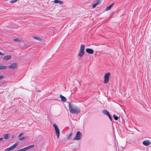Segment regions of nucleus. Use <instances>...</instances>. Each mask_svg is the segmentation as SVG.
Instances as JSON below:
<instances>
[{"instance_id":"obj_1","label":"nucleus","mask_w":151,"mask_h":151,"mask_svg":"<svg viewBox=\"0 0 151 151\" xmlns=\"http://www.w3.org/2000/svg\"><path fill=\"white\" fill-rule=\"evenodd\" d=\"M69 105L70 112L76 114H78L80 113V109L79 107L70 103H69Z\"/></svg>"},{"instance_id":"obj_2","label":"nucleus","mask_w":151,"mask_h":151,"mask_svg":"<svg viewBox=\"0 0 151 151\" xmlns=\"http://www.w3.org/2000/svg\"><path fill=\"white\" fill-rule=\"evenodd\" d=\"M81 136L82 134L81 132L79 131H78L75 137L73 138V140L80 139Z\"/></svg>"},{"instance_id":"obj_3","label":"nucleus","mask_w":151,"mask_h":151,"mask_svg":"<svg viewBox=\"0 0 151 151\" xmlns=\"http://www.w3.org/2000/svg\"><path fill=\"white\" fill-rule=\"evenodd\" d=\"M110 74L109 73H107L105 74L104 76V82L105 83H106L109 81Z\"/></svg>"},{"instance_id":"obj_4","label":"nucleus","mask_w":151,"mask_h":151,"mask_svg":"<svg viewBox=\"0 0 151 151\" xmlns=\"http://www.w3.org/2000/svg\"><path fill=\"white\" fill-rule=\"evenodd\" d=\"M53 126L55 127L56 134L57 138H59L60 134V132L58 128L55 124H53Z\"/></svg>"},{"instance_id":"obj_5","label":"nucleus","mask_w":151,"mask_h":151,"mask_svg":"<svg viewBox=\"0 0 151 151\" xmlns=\"http://www.w3.org/2000/svg\"><path fill=\"white\" fill-rule=\"evenodd\" d=\"M18 143H16L10 147L5 149V151H9L15 148L18 145Z\"/></svg>"},{"instance_id":"obj_6","label":"nucleus","mask_w":151,"mask_h":151,"mask_svg":"<svg viewBox=\"0 0 151 151\" xmlns=\"http://www.w3.org/2000/svg\"><path fill=\"white\" fill-rule=\"evenodd\" d=\"M17 67V63H13L9 66V68L15 69Z\"/></svg>"},{"instance_id":"obj_7","label":"nucleus","mask_w":151,"mask_h":151,"mask_svg":"<svg viewBox=\"0 0 151 151\" xmlns=\"http://www.w3.org/2000/svg\"><path fill=\"white\" fill-rule=\"evenodd\" d=\"M150 143L151 142L149 140H145L142 142L143 144L146 146L149 145Z\"/></svg>"},{"instance_id":"obj_8","label":"nucleus","mask_w":151,"mask_h":151,"mask_svg":"<svg viewBox=\"0 0 151 151\" xmlns=\"http://www.w3.org/2000/svg\"><path fill=\"white\" fill-rule=\"evenodd\" d=\"M86 52L89 54H92L93 53V49L90 48H87L86 49Z\"/></svg>"},{"instance_id":"obj_9","label":"nucleus","mask_w":151,"mask_h":151,"mask_svg":"<svg viewBox=\"0 0 151 151\" xmlns=\"http://www.w3.org/2000/svg\"><path fill=\"white\" fill-rule=\"evenodd\" d=\"M11 58V56L10 55H8L4 56L3 58L5 60L10 59Z\"/></svg>"},{"instance_id":"obj_10","label":"nucleus","mask_w":151,"mask_h":151,"mask_svg":"<svg viewBox=\"0 0 151 151\" xmlns=\"http://www.w3.org/2000/svg\"><path fill=\"white\" fill-rule=\"evenodd\" d=\"M85 46L84 45H81L80 51L84 52V49Z\"/></svg>"},{"instance_id":"obj_11","label":"nucleus","mask_w":151,"mask_h":151,"mask_svg":"<svg viewBox=\"0 0 151 151\" xmlns=\"http://www.w3.org/2000/svg\"><path fill=\"white\" fill-rule=\"evenodd\" d=\"M84 54V52L80 51L78 54V55L80 57H82Z\"/></svg>"},{"instance_id":"obj_12","label":"nucleus","mask_w":151,"mask_h":151,"mask_svg":"<svg viewBox=\"0 0 151 151\" xmlns=\"http://www.w3.org/2000/svg\"><path fill=\"white\" fill-rule=\"evenodd\" d=\"M60 97L62 101L65 102L66 101V99L64 96L61 95H60Z\"/></svg>"},{"instance_id":"obj_13","label":"nucleus","mask_w":151,"mask_h":151,"mask_svg":"<svg viewBox=\"0 0 151 151\" xmlns=\"http://www.w3.org/2000/svg\"><path fill=\"white\" fill-rule=\"evenodd\" d=\"M34 147V145H29L28 147H25V148L26 150H27L28 149H29L30 148H32L33 147Z\"/></svg>"},{"instance_id":"obj_14","label":"nucleus","mask_w":151,"mask_h":151,"mask_svg":"<svg viewBox=\"0 0 151 151\" xmlns=\"http://www.w3.org/2000/svg\"><path fill=\"white\" fill-rule=\"evenodd\" d=\"M9 134H4L3 136H4V138L6 140H8L9 139Z\"/></svg>"},{"instance_id":"obj_15","label":"nucleus","mask_w":151,"mask_h":151,"mask_svg":"<svg viewBox=\"0 0 151 151\" xmlns=\"http://www.w3.org/2000/svg\"><path fill=\"white\" fill-rule=\"evenodd\" d=\"M102 112L104 114L107 115L109 113L106 110H104L102 111Z\"/></svg>"},{"instance_id":"obj_16","label":"nucleus","mask_w":151,"mask_h":151,"mask_svg":"<svg viewBox=\"0 0 151 151\" xmlns=\"http://www.w3.org/2000/svg\"><path fill=\"white\" fill-rule=\"evenodd\" d=\"M6 68V66H3L2 65H0V70H3L5 69Z\"/></svg>"},{"instance_id":"obj_17","label":"nucleus","mask_w":151,"mask_h":151,"mask_svg":"<svg viewBox=\"0 0 151 151\" xmlns=\"http://www.w3.org/2000/svg\"><path fill=\"white\" fill-rule=\"evenodd\" d=\"M113 4H112L111 5H110V6H109L107 7L106 8V11H108V10H109L110 9H111V7L112 6Z\"/></svg>"},{"instance_id":"obj_18","label":"nucleus","mask_w":151,"mask_h":151,"mask_svg":"<svg viewBox=\"0 0 151 151\" xmlns=\"http://www.w3.org/2000/svg\"><path fill=\"white\" fill-rule=\"evenodd\" d=\"M99 2H96L95 4H94L93 5V8H95L96 6L99 4Z\"/></svg>"},{"instance_id":"obj_19","label":"nucleus","mask_w":151,"mask_h":151,"mask_svg":"<svg viewBox=\"0 0 151 151\" xmlns=\"http://www.w3.org/2000/svg\"><path fill=\"white\" fill-rule=\"evenodd\" d=\"M27 138V136L22 137H21L19 139V140L20 141H22L23 140H24L25 139H26V138Z\"/></svg>"},{"instance_id":"obj_20","label":"nucleus","mask_w":151,"mask_h":151,"mask_svg":"<svg viewBox=\"0 0 151 151\" xmlns=\"http://www.w3.org/2000/svg\"><path fill=\"white\" fill-rule=\"evenodd\" d=\"M14 40L17 42H20V40L19 39H15Z\"/></svg>"},{"instance_id":"obj_21","label":"nucleus","mask_w":151,"mask_h":151,"mask_svg":"<svg viewBox=\"0 0 151 151\" xmlns=\"http://www.w3.org/2000/svg\"><path fill=\"white\" fill-rule=\"evenodd\" d=\"M113 117L114 118V119L116 120H117L118 119V117L116 116L115 115H114L113 116Z\"/></svg>"},{"instance_id":"obj_22","label":"nucleus","mask_w":151,"mask_h":151,"mask_svg":"<svg viewBox=\"0 0 151 151\" xmlns=\"http://www.w3.org/2000/svg\"><path fill=\"white\" fill-rule=\"evenodd\" d=\"M33 37L34 39H36V40H38L39 41H40L41 40L40 38L38 37H35V36H33Z\"/></svg>"},{"instance_id":"obj_23","label":"nucleus","mask_w":151,"mask_h":151,"mask_svg":"<svg viewBox=\"0 0 151 151\" xmlns=\"http://www.w3.org/2000/svg\"><path fill=\"white\" fill-rule=\"evenodd\" d=\"M24 134V133H22L20 134H19L18 136V138H19L21 137V136L22 135H23Z\"/></svg>"},{"instance_id":"obj_24","label":"nucleus","mask_w":151,"mask_h":151,"mask_svg":"<svg viewBox=\"0 0 151 151\" xmlns=\"http://www.w3.org/2000/svg\"><path fill=\"white\" fill-rule=\"evenodd\" d=\"M107 116L109 117L111 121H112V118H111V116L110 115V113H109Z\"/></svg>"},{"instance_id":"obj_25","label":"nucleus","mask_w":151,"mask_h":151,"mask_svg":"<svg viewBox=\"0 0 151 151\" xmlns=\"http://www.w3.org/2000/svg\"><path fill=\"white\" fill-rule=\"evenodd\" d=\"M58 3H59V4L60 5H62L63 4V1L60 0H59Z\"/></svg>"},{"instance_id":"obj_26","label":"nucleus","mask_w":151,"mask_h":151,"mask_svg":"<svg viewBox=\"0 0 151 151\" xmlns=\"http://www.w3.org/2000/svg\"><path fill=\"white\" fill-rule=\"evenodd\" d=\"M59 1V0H55L54 2L55 3H58V2Z\"/></svg>"},{"instance_id":"obj_27","label":"nucleus","mask_w":151,"mask_h":151,"mask_svg":"<svg viewBox=\"0 0 151 151\" xmlns=\"http://www.w3.org/2000/svg\"><path fill=\"white\" fill-rule=\"evenodd\" d=\"M4 78V76L3 75H0V79Z\"/></svg>"},{"instance_id":"obj_28","label":"nucleus","mask_w":151,"mask_h":151,"mask_svg":"<svg viewBox=\"0 0 151 151\" xmlns=\"http://www.w3.org/2000/svg\"><path fill=\"white\" fill-rule=\"evenodd\" d=\"M4 53L2 52H0V55H4Z\"/></svg>"},{"instance_id":"obj_29","label":"nucleus","mask_w":151,"mask_h":151,"mask_svg":"<svg viewBox=\"0 0 151 151\" xmlns=\"http://www.w3.org/2000/svg\"><path fill=\"white\" fill-rule=\"evenodd\" d=\"M72 135V133L70 134V135H69V137H69V138H70V137H71Z\"/></svg>"},{"instance_id":"obj_30","label":"nucleus","mask_w":151,"mask_h":151,"mask_svg":"<svg viewBox=\"0 0 151 151\" xmlns=\"http://www.w3.org/2000/svg\"><path fill=\"white\" fill-rule=\"evenodd\" d=\"M3 139V137H0V141H2Z\"/></svg>"},{"instance_id":"obj_31","label":"nucleus","mask_w":151,"mask_h":151,"mask_svg":"<svg viewBox=\"0 0 151 151\" xmlns=\"http://www.w3.org/2000/svg\"><path fill=\"white\" fill-rule=\"evenodd\" d=\"M12 138H13L14 137V135H13L12 136Z\"/></svg>"}]
</instances>
